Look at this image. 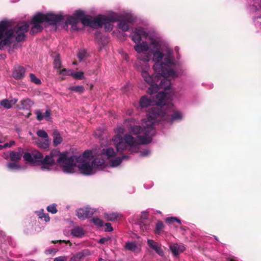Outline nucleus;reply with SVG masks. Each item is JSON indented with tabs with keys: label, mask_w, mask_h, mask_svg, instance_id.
Listing matches in <instances>:
<instances>
[{
	"label": "nucleus",
	"mask_w": 261,
	"mask_h": 261,
	"mask_svg": "<svg viewBox=\"0 0 261 261\" xmlns=\"http://www.w3.org/2000/svg\"><path fill=\"white\" fill-rule=\"evenodd\" d=\"M30 115H31V113H29V114H28V117H29Z\"/></svg>",
	"instance_id": "0e129e2a"
},
{
	"label": "nucleus",
	"mask_w": 261,
	"mask_h": 261,
	"mask_svg": "<svg viewBox=\"0 0 261 261\" xmlns=\"http://www.w3.org/2000/svg\"><path fill=\"white\" fill-rule=\"evenodd\" d=\"M85 230L84 229L79 226H74L70 230V234L75 238H82L85 234Z\"/></svg>",
	"instance_id": "2eb2a0df"
},
{
	"label": "nucleus",
	"mask_w": 261,
	"mask_h": 261,
	"mask_svg": "<svg viewBox=\"0 0 261 261\" xmlns=\"http://www.w3.org/2000/svg\"><path fill=\"white\" fill-rule=\"evenodd\" d=\"M54 66L55 68L59 70L62 66L61 61L60 60V56L59 55H56V56L55 57L54 61Z\"/></svg>",
	"instance_id": "7c9ffc66"
},
{
	"label": "nucleus",
	"mask_w": 261,
	"mask_h": 261,
	"mask_svg": "<svg viewBox=\"0 0 261 261\" xmlns=\"http://www.w3.org/2000/svg\"><path fill=\"white\" fill-rule=\"evenodd\" d=\"M95 41H96L97 46L99 50H102L105 48L109 42V38L102 35L99 32H96L95 33Z\"/></svg>",
	"instance_id": "9b49d317"
},
{
	"label": "nucleus",
	"mask_w": 261,
	"mask_h": 261,
	"mask_svg": "<svg viewBox=\"0 0 261 261\" xmlns=\"http://www.w3.org/2000/svg\"><path fill=\"white\" fill-rule=\"evenodd\" d=\"M117 27L123 32H126L129 29V23L132 22V20L129 18L118 20Z\"/></svg>",
	"instance_id": "dca6fc26"
},
{
	"label": "nucleus",
	"mask_w": 261,
	"mask_h": 261,
	"mask_svg": "<svg viewBox=\"0 0 261 261\" xmlns=\"http://www.w3.org/2000/svg\"><path fill=\"white\" fill-rule=\"evenodd\" d=\"M117 15L115 13H113L109 17L105 15L103 21L102 27H104L105 30L107 32H110L113 29V23L117 20Z\"/></svg>",
	"instance_id": "9d476101"
},
{
	"label": "nucleus",
	"mask_w": 261,
	"mask_h": 261,
	"mask_svg": "<svg viewBox=\"0 0 261 261\" xmlns=\"http://www.w3.org/2000/svg\"><path fill=\"white\" fill-rule=\"evenodd\" d=\"M73 70L63 69L59 70V74L63 76L70 75L72 76Z\"/></svg>",
	"instance_id": "f704fd0d"
},
{
	"label": "nucleus",
	"mask_w": 261,
	"mask_h": 261,
	"mask_svg": "<svg viewBox=\"0 0 261 261\" xmlns=\"http://www.w3.org/2000/svg\"><path fill=\"white\" fill-rule=\"evenodd\" d=\"M129 158V156L127 155H122V156L117 157L109 162V165L111 167H117L122 163L124 160H127Z\"/></svg>",
	"instance_id": "6ab92c4d"
},
{
	"label": "nucleus",
	"mask_w": 261,
	"mask_h": 261,
	"mask_svg": "<svg viewBox=\"0 0 261 261\" xmlns=\"http://www.w3.org/2000/svg\"><path fill=\"white\" fill-rule=\"evenodd\" d=\"M105 227H105L106 231L111 232V231H113V229L111 226V224L110 223H106Z\"/></svg>",
	"instance_id": "c03bdc74"
},
{
	"label": "nucleus",
	"mask_w": 261,
	"mask_h": 261,
	"mask_svg": "<svg viewBox=\"0 0 261 261\" xmlns=\"http://www.w3.org/2000/svg\"><path fill=\"white\" fill-rule=\"evenodd\" d=\"M126 113L128 115H131L133 113V109H128L127 110Z\"/></svg>",
	"instance_id": "5fc2aeb1"
},
{
	"label": "nucleus",
	"mask_w": 261,
	"mask_h": 261,
	"mask_svg": "<svg viewBox=\"0 0 261 261\" xmlns=\"http://www.w3.org/2000/svg\"><path fill=\"white\" fill-rule=\"evenodd\" d=\"M46 209L49 213H50L53 214H55L58 212L57 209V204L55 203H53L48 205Z\"/></svg>",
	"instance_id": "c9c22d12"
},
{
	"label": "nucleus",
	"mask_w": 261,
	"mask_h": 261,
	"mask_svg": "<svg viewBox=\"0 0 261 261\" xmlns=\"http://www.w3.org/2000/svg\"><path fill=\"white\" fill-rule=\"evenodd\" d=\"M91 221L96 226L102 227L103 225V222L98 217H94L92 219Z\"/></svg>",
	"instance_id": "e433bc0d"
},
{
	"label": "nucleus",
	"mask_w": 261,
	"mask_h": 261,
	"mask_svg": "<svg viewBox=\"0 0 261 261\" xmlns=\"http://www.w3.org/2000/svg\"><path fill=\"white\" fill-rule=\"evenodd\" d=\"M64 19V16L61 14L47 13L46 14L38 13L33 18L31 23L33 24L30 34L34 35L42 31L41 24L45 25H56Z\"/></svg>",
	"instance_id": "0eeeda50"
},
{
	"label": "nucleus",
	"mask_w": 261,
	"mask_h": 261,
	"mask_svg": "<svg viewBox=\"0 0 261 261\" xmlns=\"http://www.w3.org/2000/svg\"><path fill=\"white\" fill-rule=\"evenodd\" d=\"M67 152H61L58 149L51 150L49 155L43 158V154L38 150L32 152H25L23 158L25 161L40 166L42 171H50L56 161L62 167L65 173L76 172L77 167L80 173L86 176H90L99 171H105L107 165L102 159L93 158V153L90 150H85L82 154L68 156Z\"/></svg>",
	"instance_id": "f03ea898"
},
{
	"label": "nucleus",
	"mask_w": 261,
	"mask_h": 261,
	"mask_svg": "<svg viewBox=\"0 0 261 261\" xmlns=\"http://www.w3.org/2000/svg\"><path fill=\"white\" fill-rule=\"evenodd\" d=\"M116 132L118 134L117 135H121L124 133V129L122 127L119 126L116 128Z\"/></svg>",
	"instance_id": "a18cd8bd"
},
{
	"label": "nucleus",
	"mask_w": 261,
	"mask_h": 261,
	"mask_svg": "<svg viewBox=\"0 0 261 261\" xmlns=\"http://www.w3.org/2000/svg\"><path fill=\"white\" fill-rule=\"evenodd\" d=\"M229 261H236V260L233 259H231Z\"/></svg>",
	"instance_id": "e2e57ef3"
},
{
	"label": "nucleus",
	"mask_w": 261,
	"mask_h": 261,
	"mask_svg": "<svg viewBox=\"0 0 261 261\" xmlns=\"http://www.w3.org/2000/svg\"><path fill=\"white\" fill-rule=\"evenodd\" d=\"M151 99L145 95L141 97L139 101V106L141 109H144L151 106Z\"/></svg>",
	"instance_id": "b1692460"
},
{
	"label": "nucleus",
	"mask_w": 261,
	"mask_h": 261,
	"mask_svg": "<svg viewBox=\"0 0 261 261\" xmlns=\"http://www.w3.org/2000/svg\"><path fill=\"white\" fill-rule=\"evenodd\" d=\"M7 167L11 171H18L24 169L25 168L15 163H9L7 164Z\"/></svg>",
	"instance_id": "bb28decb"
},
{
	"label": "nucleus",
	"mask_w": 261,
	"mask_h": 261,
	"mask_svg": "<svg viewBox=\"0 0 261 261\" xmlns=\"http://www.w3.org/2000/svg\"><path fill=\"white\" fill-rule=\"evenodd\" d=\"M155 121L154 118H150L147 112V118L142 120V126L140 125H136L138 123V120L134 118H130L125 120L124 124L128 128L130 133L134 135H139L136 138L139 144H147L151 142L152 137L155 135V129L154 128V124Z\"/></svg>",
	"instance_id": "20e7f679"
},
{
	"label": "nucleus",
	"mask_w": 261,
	"mask_h": 261,
	"mask_svg": "<svg viewBox=\"0 0 261 261\" xmlns=\"http://www.w3.org/2000/svg\"><path fill=\"white\" fill-rule=\"evenodd\" d=\"M43 219L45 222H48L50 220V218L47 214H45Z\"/></svg>",
	"instance_id": "3c124183"
},
{
	"label": "nucleus",
	"mask_w": 261,
	"mask_h": 261,
	"mask_svg": "<svg viewBox=\"0 0 261 261\" xmlns=\"http://www.w3.org/2000/svg\"><path fill=\"white\" fill-rule=\"evenodd\" d=\"M25 72V69L23 67L16 65L14 67L12 76L16 80H20L24 76Z\"/></svg>",
	"instance_id": "ddd939ff"
},
{
	"label": "nucleus",
	"mask_w": 261,
	"mask_h": 261,
	"mask_svg": "<svg viewBox=\"0 0 261 261\" xmlns=\"http://www.w3.org/2000/svg\"><path fill=\"white\" fill-rule=\"evenodd\" d=\"M10 158L12 161H18L21 159V154L20 152L12 151L9 154Z\"/></svg>",
	"instance_id": "c85d7f7f"
},
{
	"label": "nucleus",
	"mask_w": 261,
	"mask_h": 261,
	"mask_svg": "<svg viewBox=\"0 0 261 261\" xmlns=\"http://www.w3.org/2000/svg\"><path fill=\"white\" fill-rule=\"evenodd\" d=\"M57 251H58V250L57 249L49 248L48 249H46L44 252L46 255H54Z\"/></svg>",
	"instance_id": "79ce46f5"
},
{
	"label": "nucleus",
	"mask_w": 261,
	"mask_h": 261,
	"mask_svg": "<svg viewBox=\"0 0 261 261\" xmlns=\"http://www.w3.org/2000/svg\"><path fill=\"white\" fill-rule=\"evenodd\" d=\"M166 222L169 224H172L174 222H176L179 224H181V221L175 217H168L165 219Z\"/></svg>",
	"instance_id": "58836bf2"
},
{
	"label": "nucleus",
	"mask_w": 261,
	"mask_h": 261,
	"mask_svg": "<svg viewBox=\"0 0 261 261\" xmlns=\"http://www.w3.org/2000/svg\"><path fill=\"white\" fill-rule=\"evenodd\" d=\"M53 136V145L55 146H56L62 143L63 139L61 135L60 134L58 130H54Z\"/></svg>",
	"instance_id": "393cba45"
},
{
	"label": "nucleus",
	"mask_w": 261,
	"mask_h": 261,
	"mask_svg": "<svg viewBox=\"0 0 261 261\" xmlns=\"http://www.w3.org/2000/svg\"><path fill=\"white\" fill-rule=\"evenodd\" d=\"M118 152H122L126 149L128 146L132 152H137L140 149L139 144L137 139L129 134H125L123 138L119 135H116L112 138Z\"/></svg>",
	"instance_id": "6e6552de"
},
{
	"label": "nucleus",
	"mask_w": 261,
	"mask_h": 261,
	"mask_svg": "<svg viewBox=\"0 0 261 261\" xmlns=\"http://www.w3.org/2000/svg\"><path fill=\"white\" fill-rule=\"evenodd\" d=\"M20 106L19 107V109L30 110L33 105L34 104L33 101L31 99L26 98L22 99L20 101Z\"/></svg>",
	"instance_id": "a211bd4d"
},
{
	"label": "nucleus",
	"mask_w": 261,
	"mask_h": 261,
	"mask_svg": "<svg viewBox=\"0 0 261 261\" xmlns=\"http://www.w3.org/2000/svg\"><path fill=\"white\" fill-rule=\"evenodd\" d=\"M104 17L105 15H100L93 18L90 16L85 15L83 11L77 10L72 16H69L67 17L65 23L67 25H71V29L73 31H78L79 30L77 24L80 20L85 26L98 29L102 27L103 21H105Z\"/></svg>",
	"instance_id": "423d86ee"
},
{
	"label": "nucleus",
	"mask_w": 261,
	"mask_h": 261,
	"mask_svg": "<svg viewBox=\"0 0 261 261\" xmlns=\"http://www.w3.org/2000/svg\"><path fill=\"white\" fill-rule=\"evenodd\" d=\"M168 96L164 92L158 93L156 96V105L148 110L149 117L154 118L155 122L163 121L171 124L184 119L183 112L174 109L173 100L167 101Z\"/></svg>",
	"instance_id": "7ed1b4c3"
},
{
	"label": "nucleus",
	"mask_w": 261,
	"mask_h": 261,
	"mask_svg": "<svg viewBox=\"0 0 261 261\" xmlns=\"http://www.w3.org/2000/svg\"><path fill=\"white\" fill-rule=\"evenodd\" d=\"M30 77L31 81L37 85L40 84L41 83L40 80L33 73L30 74Z\"/></svg>",
	"instance_id": "ea45409f"
},
{
	"label": "nucleus",
	"mask_w": 261,
	"mask_h": 261,
	"mask_svg": "<svg viewBox=\"0 0 261 261\" xmlns=\"http://www.w3.org/2000/svg\"><path fill=\"white\" fill-rule=\"evenodd\" d=\"M101 154L103 157L108 159L116 155L114 149L111 147L103 148L101 151Z\"/></svg>",
	"instance_id": "4be33fe9"
},
{
	"label": "nucleus",
	"mask_w": 261,
	"mask_h": 261,
	"mask_svg": "<svg viewBox=\"0 0 261 261\" xmlns=\"http://www.w3.org/2000/svg\"><path fill=\"white\" fill-rule=\"evenodd\" d=\"M106 218L109 221H115L122 218V215L118 213H108L105 214Z\"/></svg>",
	"instance_id": "a878e982"
},
{
	"label": "nucleus",
	"mask_w": 261,
	"mask_h": 261,
	"mask_svg": "<svg viewBox=\"0 0 261 261\" xmlns=\"http://www.w3.org/2000/svg\"><path fill=\"white\" fill-rule=\"evenodd\" d=\"M91 255V252L88 249H84L73 254L70 258V261H82L86 256Z\"/></svg>",
	"instance_id": "f8f14e48"
},
{
	"label": "nucleus",
	"mask_w": 261,
	"mask_h": 261,
	"mask_svg": "<svg viewBox=\"0 0 261 261\" xmlns=\"http://www.w3.org/2000/svg\"><path fill=\"white\" fill-rule=\"evenodd\" d=\"M99 261H105V260L102 259V258H100Z\"/></svg>",
	"instance_id": "680f3d73"
},
{
	"label": "nucleus",
	"mask_w": 261,
	"mask_h": 261,
	"mask_svg": "<svg viewBox=\"0 0 261 261\" xmlns=\"http://www.w3.org/2000/svg\"><path fill=\"white\" fill-rule=\"evenodd\" d=\"M164 227L165 226L163 222L161 221H158L155 225V233L158 234H161L163 231Z\"/></svg>",
	"instance_id": "c756f323"
},
{
	"label": "nucleus",
	"mask_w": 261,
	"mask_h": 261,
	"mask_svg": "<svg viewBox=\"0 0 261 261\" xmlns=\"http://www.w3.org/2000/svg\"><path fill=\"white\" fill-rule=\"evenodd\" d=\"M2 142H3V141L1 139H0V143H2Z\"/></svg>",
	"instance_id": "69168bd1"
},
{
	"label": "nucleus",
	"mask_w": 261,
	"mask_h": 261,
	"mask_svg": "<svg viewBox=\"0 0 261 261\" xmlns=\"http://www.w3.org/2000/svg\"><path fill=\"white\" fill-rule=\"evenodd\" d=\"M72 76L75 80L85 79L84 73L82 71L74 72L73 70Z\"/></svg>",
	"instance_id": "473e14b6"
},
{
	"label": "nucleus",
	"mask_w": 261,
	"mask_h": 261,
	"mask_svg": "<svg viewBox=\"0 0 261 261\" xmlns=\"http://www.w3.org/2000/svg\"><path fill=\"white\" fill-rule=\"evenodd\" d=\"M18 99L17 98H13L10 100L12 106H13L17 102Z\"/></svg>",
	"instance_id": "864d4df0"
},
{
	"label": "nucleus",
	"mask_w": 261,
	"mask_h": 261,
	"mask_svg": "<svg viewBox=\"0 0 261 261\" xmlns=\"http://www.w3.org/2000/svg\"><path fill=\"white\" fill-rule=\"evenodd\" d=\"M122 57L123 58V59H124L126 61H128L129 57H128V55L127 54H126V53L122 54Z\"/></svg>",
	"instance_id": "603ef678"
},
{
	"label": "nucleus",
	"mask_w": 261,
	"mask_h": 261,
	"mask_svg": "<svg viewBox=\"0 0 261 261\" xmlns=\"http://www.w3.org/2000/svg\"><path fill=\"white\" fill-rule=\"evenodd\" d=\"M135 43L138 59L145 62L138 69L144 81L149 86L147 93L150 95L164 89L168 95L167 101L173 100L175 95L171 88V82L167 77L175 78L182 74V64L180 55L174 52L168 42L158 32L141 27L135 28L129 35Z\"/></svg>",
	"instance_id": "f257e3e1"
},
{
	"label": "nucleus",
	"mask_w": 261,
	"mask_h": 261,
	"mask_svg": "<svg viewBox=\"0 0 261 261\" xmlns=\"http://www.w3.org/2000/svg\"><path fill=\"white\" fill-rule=\"evenodd\" d=\"M145 229L148 230L149 229V226H145Z\"/></svg>",
	"instance_id": "13d9d810"
},
{
	"label": "nucleus",
	"mask_w": 261,
	"mask_h": 261,
	"mask_svg": "<svg viewBox=\"0 0 261 261\" xmlns=\"http://www.w3.org/2000/svg\"><path fill=\"white\" fill-rule=\"evenodd\" d=\"M87 57V52L84 49L80 50L78 53L77 57L80 61H84Z\"/></svg>",
	"instance_id": "72a5a7b5"
},
{
	"label": "nucleus",
	"mask_w": 261,
	"mask_h": 261,
	"mask_svg": "<svg viewBox=\"0 0 261 261\" xmlns=\"http://www.w3.org/2000/svg\"><path fill=\"white\" fill-rule=\"evenodd\" d=\"M216 240H218V238L216 236H214Z\"/></svg>",
	"instance_id": "bf43d9fd"
},
{
	"label": "nucleus",
	"mask_w": 261,
	"mask_h": 261,
	"mask_svg": "<svg viewBox=\"0 0 261 261\" xmlns=\"http://www.w3.org/2000/svg\"><path fill=\"white\" fill-rule=\"evenodd\" d=\"M51 140L49 138L47 139H38L36 142L37 145L43 149H48L50 144Z\"/></svg>",
	"instance_id": "aec40b11"
},
{
	"label": "nucleus",
	"mask_w": 261,
	"mask_h": 261,
	"mask_svg": "<svg viewBox=\"0 0 261 261\" xmlns=\"http://www.w3.org/2000/svg\"><path fill=\"white\" fill-rule=\"evenodd\" d=\"M153 186V183L152 182H150L149 184H145L144 185V187L146 189H149L152 187Z\"/></svg>",
	"instance_id": "09e8293b"
},
{
	"label": "nucleus",
	"mask_w": 261,
	"mask_h": 261,
	"mask_svg": "<svg viewBox=\"0 0 261 261\" xmlns=\"http://www.w3.org/2000/svg\"><path fill=\"white\" fill-rule=\"evenodd\" d=\"M36 134L38 137L45 139L49 138L47 133L43 129H39L37 130Z\"/></svg>",
	"instance_id": "4c0bfd02"
},
{
	"label": "nucleus",
	"mask_w": 261,
	"mask_h": 261,
	"mask_svg": "<svg viewBox=\"0 0 261 261\" xmlns=\"http://www.w3.org/2000/svg\"><path fill=\"white\" fill-rule=\"evenodd\" d=\"M151 151L149 149H145L141 151L139 153V156L141 157L147 156L150 154Z\"/></svg>",
	"instance_id": "a19ab883"
},
{
	"label": "nucleus",
	"mask_w": 261,
	"mask_h": 261,
	"mask_svg": "<svg viewBox=\"0 0 261 261\" xmlns=\"http://www.w3.org/2000/svg\"><path fill=\"white\" fill-rule=\"evenodd\" d=\"M67 257L66 256H59L54 259V261H66Z\"/></svg>",
	"instance_id": "49530a36"
},
{
	"label": "nucleus",
	"mask_w": 261,
	"mask_h": 261,
	"mask_svg": "<svg viewBox=\"0 0 261 261\" xmlns=\"http://www.w3.org/2000/svg\"><path fill=\"white\" fill-rule=\"evenodd\" d=\"M109 240V238H102L101 239H99L98 242L100 243V244H105L106 242H107Z\"/></svg>",
	"instance_id": "8fccbe9b"
},
{
	"label": "nucleus",
	"mask_w": 261,
	"mask_h": 261,
	"mask_svg": "<svg viewBox=\"0 0 261 261\" xmlns=\"http://www.w3.org/2000/svg\"><path fill=\"white\" fill-rule=\"evenodd\" d=\"M147 243L148 246L153 249L160 256H163L164 255V253L162 248L154 240L148 239Z\"/></svg>",
	"instance_id": "4468645a"
},
{
	"label": "nucleus",
	"mask_w": 261,
	"mask_h": 261,
	"mask_svg": "<svg viewBox=\"0 0 261 261\" xmlns=\"http://www.w3.org/2000/svg\"><path fill=\"white\" fill-rule=\"evenodd\" d=\"M15 144V141H11L9 143H6L4 144H5V148H7V147H10L12 146H13V145H14Z\"/></svg>",
	"instance_id": "de8ad7c7"
},
{
	"label": "nucleus",
	"mask_w": 261,
	"mask_h": 261,
	"mask_svg": "<svg viewBox=\"0 0 261 261\" xmlns=\"http://www.w3.org/2000/svg\"><path fill=\"white\" fill-rule=\"evenodd\" d=\"M68 90L79 94H81L85 91V88L83 86H70L68 88Z\"/></svg>",
	"instance_id": "cd10ccee"
},
{
	"label": "nucleus",
	"mask_w": 261,
	"mask_h": 261,
	"mask_svg": "<svg viewBox=\"0 0 261 261\" xmlns=\"http://www.w3.org/2000/svg\"><path fill=\"white\" fill-rule=\"evenodd\" d=\"M29 29V24L28 22L18 24L13 29H8L6 22H0V49L11 44L14 37L18 42L24 40L25 33Z\"/></svg>",
	"instance_id": "39448f33"
},
{
	"label": "nucleus",
	"mask_w": 261,
	"mask_h": 261,
	"mask_svg": "<svg viewBox=\"0 0 261 261\" xmlns=\"http://www.w3.org/2000/svg\"><path fill=\"white\" fill-rule=\"evenodd\" d=\"M58 241H52V243H56Z\"/></svg>",
	"instance_id": "052dcab7"
},
{
	"label": "nucleus",
	"mask_w": 261,
	"mask_h": 261,
	"mask_svg": "<svg viewBox=\"0 0 261 261\" xmlns=\"http://www.w3.org/2000/svg\"><path fill=\"white\" fill-rule=\"evenodd\" d=\"M4 148H5V144L0 145V150H2Z\"/></svg>",
	"instance_id": "4d7b16f0"
},
{
	"label": "nucleus",
	"mask_w": 261,
	"mask_h": 261,
	"mask_svg": "<svg viewBox=\"0 0 261 261\" xmlns=\"http://www.w3.org/2000/svg\"><path fill=\"white\" fill-rule=\"evenodd\" d=\"M170 249L174 256H177L185 250V247L182 244H172L170 245Z\"/></svg>",
	"instance_id": "f3484780"
},
{
	"label": "nucleus",
	"mask_w": 261,
	"mask_h": 261,
	"mask_svg": "<svg viewBox=\"0 0 261 261\" xmlns=\"http://www.w3.org/2000/svg\"><path fill=\"white\" fill-rule=\"evenodd\" d=\"M35 114L37 116V119L38 121H41L43 119H46V120L50 119V112L49 110H46L44 114H42L41 110H37L35 111Z\"/></svg>",
	"instance_id": "412c9836"
},
{
	"label": "nucleus",
	"mask_w": 261,
	"mask_h": 261,
	"mask_svg": "<svg viewBox=\"0 0 261 261\" xmlns=\"http://www.w3.org/2000/svg\"><path fill=\"white\" fill-rule=\"evenodd\" d=\"M95 211L96 210L94 208L89 206H86L84 207L78 208L76 211V213L78 218L84 220L91 217Z\"/></svg>",
	"instance_id": "1a4fd4ad"
},
{
	"label": "nucleus",
	"mask_w": 261,
	"mask_h": 261,
	"mask_svg": "<svg viewBox=\"0 0 261 261\" xmlns=\"http://www.w3.org/2000/svg\"><path fill=\"white\" fill-rule=\"evenodd\" d=\"M98 132H99L98 133V134H97V133H95V134L94 135L96 136V137H100L101 135V134H102V131L100 130H98Z\"/></svg>",
	"instance_id": "6e6d98bb"
},
{
	"label": "nucleus",
	"mask_w": 261,
	"mask_h": 261,
	"mask_svg": "<svg viewBox=\"0 0 261 261\" xmlns=\"http://www.w3.org/2000/svg\"><path fill=\"white\" fill-rule=\"evenodd\" d=\"M125 248L126 250L133 252L141 250L140 246L138 244L136 241L127 242L125 245Z\"/></svg>",
	"instance_id": "5701e85b"
},
{
	"label": "nucleus",
	"mask_w": 261,
	"mask_h": 261,
	"mask_svg": "<svg viewBox=\"0 0 261 261\" xmlns=\"http://www.w3.org/2000/svg\"><path fill=\"white\" fill-rule=\"evenodd\" d=\"M36 213L38 216V218L41 219H43V216H44V215L45 214L44 213V210L43 209L39 211L36 212Z\"/></svg>",
	"instance_id": "37998d69"
},
{
	"label": "nucleus",
	"mask_w": 261,
	"mask_h": 261,
	"mask_svg": "<svg viewBox=\"0 0 261 261\" xmlns=\"http://www.w3.org/2000/svg\"><path fill=\"white\" fill-rule=\"evenodd\" d=\"M0 105L7 109H11L12 107L10 100L7 98L2 100L0 102Z\"/></svg>",
	"instance_id": "2f4dec72"
}]
</instances>
